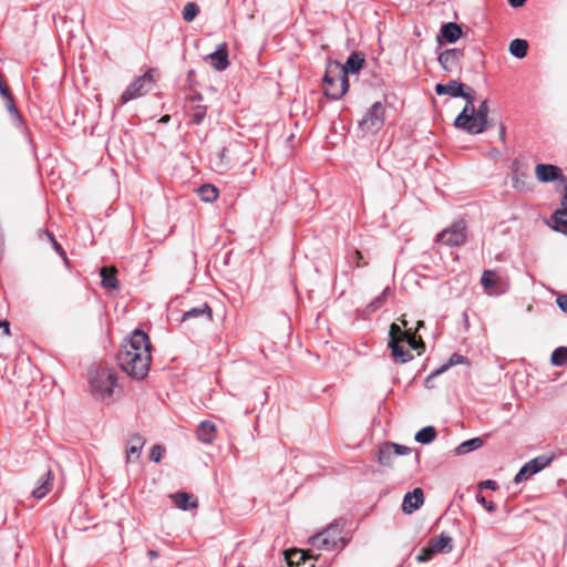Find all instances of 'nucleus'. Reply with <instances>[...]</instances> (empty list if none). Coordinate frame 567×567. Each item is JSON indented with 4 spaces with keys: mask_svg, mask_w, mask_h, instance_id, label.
<instances>
[{
    "mask_svg": "<svg viewBox=\"0 0 567 567\" xmlns=\"http://www.w3.org/2000/svg\"><path fill=\"white\" fill-rule=\"evenodd\" d=\"M89 375L92 393L104 402H111L117 381L114 370L106 367H95L90 370Z\"/></svg>",
    "mask_w": 567,
    "mask_h": 567,
    "instance_id": "1",
    "label": "nucleus"
},
{
    "mask_svg": "<svg viewBox=\"0 0 567 567\" xmlns=\"http://www.w3.org/2000/svg\"><path fill=\"white\" fill-rule=\"evenodd\" d=\"M152 355L145 349L141 353H133L126 350H120L117 361L123 371L136 380H143L148 371Z\"/></svg>",
    "mask_w": 567,
    "mask_h": 567,
    "instance_id": "2",
    "label": "nucleus"
},
{
    "mask_svg": "<svg viewBox=\"0 0 567 567\" xmlns=\"http://www.w3.org/2000/svg\"><path fill=\"white\" fill-rule=\"evenodd\" d=\"M343 528L340 524H331L321 533L313 535L310 543L318 549L333 550L338 547L343 548L347 540L343 537Z\"/></svg>",
    "mask_w": 567,
    "mask_h": 567,
    "instance_id": "3",
    "label": "nucleus"
},
{
    "mask_svg": "<svg viewBox=\"0 0 567 567\" xmlns=\"http://www.w3.org/2000/svg\"><path fill=\"white\" fill-rule=\"evenodd\" d=\"M488 112V102L484 100L477 109H473V113L468 112L467 122L463 121L460 125L454 126L468 134H481L487 128Z\"/></svg>",
    "mask_w": 567,
    "mask_h": 567,
    "instance_id": "4",
    "label": "nucleus"
},
{
    "mask_svg": "<svg viewBox=\"0 0 567 567\" xmlns=\"http://www.w3.org/2000/svg\"><path fill=\"white\" fill-rule=\"evenodd\" d=\"M154 69H150L142 76L134 80L121 96L123 104L145 95L153 89L154 85Z\"/></svg>",
    "mask_w": 567,
    "mask_h": 567,
    "instance_id": "5",
    "label": "nucleus"
},
{
    "mask_svg": "<svg viewBox=\"0 0 567 567\" xmlns=\"http://www.w3.org/2000/svg\"><path fill=\"white\" fill-rule=\"evenodd\" d=\"M384 124V106L381 102H375L365 112L361 121L359 122V130L362 134H375Z\"/></svg>",
    "mask_w": 567,
    "mask_h": 567,
    "instance_id": "6",
    "label": "nucleus"
},
{
    "mask_svg": "<svg viewBox=\"0 0 567 567\" xmlns=\"http://www.w3.org/2000/svg\"><path fill=\"white\" fill-rule=\"evenodd\" d=\"M364 58L360 53H352L347 62L342 65L338 62H332L328 65V78L341 80L348 78L349 73H357L363 65Z\"/></svg>",
    "mask_w": 567,
    "mask_h": 567,
    "instance_id": "7",
    "label": "nucleus"
},
{
    "mask_svg": "<svg viewBox=\"0 0 567 567\" xmlns=\"http://www.w3.org/2000/svg\"><path fill=\"white\" fill-rule=\"evenodd\" d=\"M466 239V226L463 221H456L442 230L436 240L449 247L461 246Z\"/></svg>",
    "mask_w": 567,
    "mask_h": 567,
    "instance_id": "8",
    "label": "nucleus"
},
{
    "mask_svg": "<svg viewBox=\"0 0 567 567\" xmlns=\"http://www.w3.org/2000/svg\"><path fill=\"white\" fill-rule=\"evenodd\" d=\"M410 453L411 449L405 445L386 442L378 451V461L383 466H394L398 456Z\"/></svg>",
    "mask_w": 567,
    "mask_h": 567,
    "instance_id": "9",
    "label": "nucleus"
},
{
    "mask_svg": "<svg viewBox=\"0 0 567 567\" xmlns=\"http://www.w3.org/2000/svg\"><path fill=\"white\" fill-rule=\"evenodd\" d=\"M240 147L241 144L235 142L230 144L229 147H221L210 158L212 167L218 173L228 171L234 164L230 153Z\"/></svg>",
    "mask_w": 567,
    "mask_h": 567,
    "instance_id": "10",
    "label": "nucleus"
},
{
    "mask_svg": "<svg viewBox=\"0 0 567 567\" xmlns=\"http://www.w3.org/2000/svg\"><path fill=\"white\" fill-rule=\"evenodd\" d=\"M142 349H145V351L151 353L148 336L140 329L134 330L121 347V350H126L133 353H141Z\"/></svg>",
    "mask_w": 567,
    "mask_h": 567,
    "instance_id": "11",
    "label": "nucleus"
},
{
    "mask_svg": "<svg viewBox=\"0 0 567 567\" xmlns=\"http://www.w3.org/2000/svg\"><path fill=\"white\" fill-rule=\"evenodd\" d=\"M349 90V80L348 78H341V80H334L332 78H328V69L326 70L323 76V91L324 94L332 99L339 100L341 99Z\"/></svg>",
    "mask_w": 567,
    "mask_h": 567,
    "instance_id": "12",
    "label": "nucleus"
},
{
    "mask_svg": "<svg viewBox=\"0 0 567 567\" xmlns=\"http://www.w3.org/2000/svg\"><path fill=\"white\" fill-rule=\"evenodd\" d=\"M189 321H196L198 323H209L213 321V310L208 303H202L198 307H194L184 312L182 322L187 323Z\"/></svg>",
    "mask_w": 567,
    "mask_h": 567,
    "instance_id": "13",
    "label": "nucleus"
},
{
    "mask_svg": "<svg viewBox=\"0 0 567 567\" xmlns=\"http://www.w3.org/2000/svg\"><path fill=\"white\" fill-rule=\"evenodd\" d=\"M535 175L540 183H550L554 181H560L564 183L567 181V177L561 173V169L551 164H537L535 167Z\"/></svg>",
    "mask_w": 567,
    "mask_h": 567,
    "instance_id": "14",
    "label": "nucleus"
},
{
    "mask_svg": "<svg viewBox=\"0 0 567 567\" xmlns=\"http://www.w3.org/2000/svg\"><path fill=\"white\" fill-rule=\"evenodd\" d=\"M463 51L460 49H446L439 55V63L446 73H453L460 69Z\"/></svg>",
    "mask_w": 567,
    "mask_h": 567,
    "instance_id": "15",
    "label": "nucleus"
},
{
    "mask_svg": "<svg viewBox=\"0 0 567 567\" xmlns=\"http://www.w3.org/2000/svg\"><path fill=\"white\" fill-rule=\"evenodd\" d=\"M185 112L194 124H200L206 116V106L202 104V97L192 96L185 105Z\"/></svg>",
    "mask_w": 567,
    "mask_h": 567,
    "instance_id": "16",
    "label": "nucleus"
},
{
    "mask_svg": "<svg viewBox=\"0 0 567 567\" xmlns=\"http://www.w3.org/2000/svg\"><path fill=\"white\" fill-rule=\"evenodd\" d=\"M481 284L488 295H499L505 290L501 277L494 270H485L482 274Z\"/></svg>",
    "mask_w": 567,
    "mask_h": 567,
    "instance_id": "17",
    "label": "nucleus"
},
{
    "mask_svg": "<svg viewBox=\"0 0 567 567\" xmlns=\"http://www.w3.org/2000/svg\"><path fill=\"white\" fill-rule=\"evenodd\" d=\"M206 60H208L210 62V65L216 71H224V70H226L228 68V65H229L227 44L226 43H220L217 47L216 51H214L213 53H209L206 56Z\"/></svg>",
    "mask_w": 567,
    "mask_h": 567,
    "instance_id": "18",
    "label": "nucleus"
},
{
    "mask_svg": "<svg viewBox=\"0 0 567 567\" xmlns=\"http://www.w3.org/2000/svg\"><path fill=\"white\" fill-rule=\"evenodd\" d=\"M424 503V494L422 488L416 487L412 492L404 495L402 503V511L405 514H412L414 511L420 508Z\"/></svg>",
    "mask_w": 567,
    "mask_h": 567,
    "instance_id": "19",
    "label": "nucleus"
},
{
    "mask_svg": "<svg viewBox=\"0 0 567 567\" xmlns=\"http://www.w3.org/2000/svg\"><path fill=\"white\" fill-rule=\"evenodd\" d=\"M465 87V84H463L462 82L451 80L445 84H436L435 92L439 95H450L452 97H460L461 95H463V89Z\"/></svg>",
    "mask_w": 567,
    "mask_h": 567,
    "instance_id": "20",
    "label": "nucleus"
},
{
    "mask_svg": "<svg viewBox=\"0 0 567 567\" xmlns=\"http://www.w3.org/2000/svg\"><path fill=\"white\" fill-rule=\"evenodd\" d=\"M52 483L53 474L52 471L49 470L38 480V484L32 491V496L38 499L43 498L51 491Z\"/></svg>",
    "mask_w": 567,
    "mask_h": 567,
    "instance_id": "21",
    "label": "nucleus"
},
{
    "mask_svg": "<svg viewBox=\"0 0 567 567\" xmlns=\"http://www.w3.org/2000/svg\"><path fill=\"white\" fill-rule=\"evenodd\" d=\"M196 436L205 444L213 443L216 439V425L210 421H202L197 426Z\"/></svg>",
    "mask_w": 567,
    "mask_h": 567,
    "instance_id": "22",
    "label": "nucleus"
},
{
    "mask_svg": "<svg viewBox=\"0 0 567 567\" xmlns=\"http://www.w3.org/2000/svg\"><path fill=\"white\" fill-rule=\"evenodd\" d=\"M460 97H463L464 100H466V104H465L464 109L462 110V112L454 120V125H460V123H462L463 121L467 122L468 112L473 113V109L475 107L474 106V102H475L474 91L471 87H467V91H465V89H463V95H461Z\"/></svg>",
    "mask_w": 567,
    "mask_h": 567,
    "instance_id": "23",
    "label": "nucleus"
},
{
    "mask_svg": "<svg viewBox=\"0 0 567 567\" xmlns=\"http://www.w3.org/2000/svg\"><path fill=\"white\" fill-rule=\"evenodd\" d=\"M462 28L454 22L443 24L440 30V37L449 43L456 42L462 37Z\"/></svg>",
    "mask_w": 567,
    "mask_h": 567,
    "instance_id": "24",
    "label": "nucleus"
},
{
    "mask_svg": "<svg viewBox=\"0 0 567 567\" xmlns=\"http://www.w3.org/2000/svg\"><path fill=\"white\" fill-rule=\"evenodd\" d=\"M175 506L182 511L193 509L198 506V503L194 497L186 493V492H179L174 495H171Z\"/></svg>",
    "mask_w": 567,
    "mask_h": 567,
    "instance_id": "25",
    "label": "nucleus"
},
{
    "mask_svg": "<svg viewBox=\"0 0 567 567\" xmlns=\"http://www.w3.org/2000/svg\"><path fill=\"white\" fill-rule=\"evenodd\" d=\"M398 340H389L388 347L391 349V355L398 363H406L413 359V355L403 349Z\"/></svg>",
    "mask_w": 567,
    "mask_h": 567,
    "instance_id": "26",
    "label": "nucleus"
},
{
    "mask_svg": "<svg viewBox=\"0 0 567 567\" xmlns=\"http://www.w3.org/2000/svg\"><path fill=\"white\" fill-rule=\"evenodd\" d=\"M145 444V441L140 435H134L130 439L126 450V461L132 462L140 457L141 451Z\"/></svg>",
    "mask_w": 567,
    "mask_h": 567,
    "instance_id": "27",
    "label": "nucleus"
},
{
    "mask_svg": "<svg viewBox=\"0 0 567 567\" xmlns=\"http://www.w3.org/2000/svg\"><path fill=\"white\" fill-rule=\"evenodd\" d=\"M429 545L431 546V550L435 554L450 553L453 548L452 538L445 534H441L440 536L432 538L429 542Z\"/></svg>",
    "mask_w": 567,
    "mask_h": 567,
    "instance_id": "28",
    "label": "nucleus"
},
{
    "mask_svg": "<svg viewBox=\"0 0 567 567\" xmlns=\"http://www.w3.org/2000/svg\"><path fill=\"white\" fill-rule=\"evenodd\" d=\"M467 362V359L462 355V354H458V353H453L450 359L447 360L446 363H444L443 365H441L439 369H436L435 371H433L426 379V382H430L432 378L445 372L449 368L453 367V365H456V364H463V363H466Z\"/></svg>",
    "mask_w": 567,
    "mask_h": 567,
    "instance_id": "29",
    "label": "nucleus"
},
{
    "mask_svg": "<svg viewBox=\"0 0 567 567\" xmlns=\"http://www.w3.org/2000/svg\"><path fill=\"white\" fill-rule=\"evenodd\" d=\"M102 286L105 289H115L117 287L116 269L103 267L101 269Z\"/></svg>",
    "mask_w": 567,
    "mask_h": 567,
    "instance_id": "30",
    "label": "nucleus"
},
{
    "mask_svg": "<svg viewBox=\"0 0 567 567\" xmlns=\"http://www.w3.org/2000/svg\"><path fill=\"white\" fill-rule=\"evenodd\" d=\"M509 52L517 59H523L527 54L528 43L523 39H515L509 43Z\"/></svg>",
    "mask_w": 567,
    "mask_h": 567,
    "instance_id": "31",
    "label": "nucleus"
},
{
    "mask_svg": "<svg viewBox=\"0 0 567 567\" xmlns=\"http://www.w3.org/2000/svg\"><path fill=\"white\" fill-rule=\"evenodd\" d=\"M483 440L481 437H474V439H471V440H467L463 443H461L456 449H455V453L457 455H463V454H466L468 452H472V451H475V450H478L480 447L483 446Z\"/></svg>",
    "mask_w": 567,
    "mask_h": 567,
    "instance_id": "32",
    "label": "nucleus"
},
{
    "mask_svg": "<svg viewBox=\"0 0 567 567\" xmlns=\"http://www.w3.org/2000/svg\"><path fill=\"white\" fill-rule=\"evenodd\" d=\"M554 456L540 455L526 463L532 473L536 474L550 464Z\"/></svg>",
    "mask_w": 567,
    "mask_h": 567,
    "instance_id": "33",
    "label": "nucleus"
},
{
    "mask_svg": "<svg viewBox=\"0 0 567 567\" xmlns=\"http://www.w3.org/2000/svg\"><path fill=\"white\" fill-rule=\"evenodd\" d=\"M404 339L403 342H406L414 350H424L425 344L420 336H416L415 332H412L411 329L404 330L402 334Z\"/></svg>",
    "mask_w": 567,
    "mask_h": 567,
    "instance_id": "34",
    "label": "nucleus"
},
{
    "mask_svg": "<svg viewBox=\"0 0 567 567\" xmlns=\"http://www.w3.org/2000/svg\"><path fill=\"white\" fill-rule=\"evenodd\" d=\"M436 437V431L433 426H425L416 432L415 441L421 444H429Z\"/></svg>",
    "mask_w": 567,
    "mask_h": 567,
    "instance_id": "35",
    "label": "nucleus"
},
{
    "mask_svg": "<svg viewBox=\"0 0 567 567\" xmlns=\"http://www.w3.org/2000/svg\"><path fill=\"white\" fill-rule=\"evenodd\" d=\"M198 194L204 202L213 203L218 197V189L213 185L206 184L199 187Z\"/></svg>",
    "mask_w": 567,
    "mask_h": 567,
    "instance_id": "36",
    "label": "nucleus"
},
{
    "mask_svg": "<svg viewBox=\"0 0 567 567\" xmlns=\"http://www.w3.org/2000/svg\"><path fill=\"white\" fill-rule=\"evenodd\" d=\"M286 560L289 566H293L295 564H299L300 561H305L308 557L307 551L299 549H290L285 551Z\"/></svg>",
    "mask_w": 567,
    "mask_h": 567,
    "instance_id": "37",
    "label": "nucleus"
},
{
    "mask_svg": "<svg viewBox=\"0 0 567 567\" xmlns=\"http://www.w3.org/2000/svg\"><path fill=\"white\" fill-rule=\"evenodd\" d=\"M554 221L556 229L567 234V209H558L555 212Z\"/></svg>",
    "mask_w": 567,
    "mask_h": 567,
    "instance_id": "38",
    "label": "nucleus"
},
{
    "mask_svg": "<svg viewBox=\"0 0 567 567\" xmlns=\"http://www.w3.org/2000/svg\"><path fill=\"white\" fill-rule=\"evenodd\" d=\"M550 362L553 365L561 367L567 362V348L559 347L554 350L550 357Z\"/></svg>",
    "mask_w": 567,
    "mask_h": 567,
    "instance_id": "39",
    "label": "nucleus"
},
{
    "mask_svg": "<svg viewBox=\"0 0 567 567\" xmlns=\"http://www.w3.org/2000/svg\"><path fill=\"white\" fill-rule=\"evenodd\" d=\"M199 13V7L195 2H188L183 9V19L192 22Z\"/></svg>",
    "mask_w": 567,
    "mask_h": 567,
    "instance_id": "40",
    "label": "nucleus"
},
{
    "mask_svg": "<svg viewBox=\"0 0 567 567\" xmlns=\"http://www.w3.org/2000/svg\"><path fill=\"white\" fill-rule=\"evenodd\" d=\"M404 330H402L401 326L398 323H392L390 326V340H398V342H403L405 338H403Z\"/></svg>",
    "mask_w": 567,
    "mask_h": 567,
    "instance_id": "41",
    "label": "nucleus"
},
{
    "mask_svg": "<svg viewBox=\"0 0 567 567\" xmlns=\"http://www.w3.org/2000/svg\"><path fill=\"white\" fill-rule=\"evenodd\" d=\"M533 475H534V473L530 472V470L528 468V466L525 463L522 466V468L519 470V472L516 474V476L514 477V482L515 483L524 482V481L528 480Z\"/></svg>",
    "mask_w": 567,
    "mask_h": 567,
    "instance_id": "42",
    "label": "nucleus"
},
{
    "mask_svg": "<svg viewBox=\"0 0 567 567\" xmlns=\"http://www.w3.org/2000/svg\"><path fill=\"white\" fill-rule=\"evenodd\" d=\"M164 449L161 445H154L150 452V458L153 462H159L163 457Z\"/></svg>",
    "mask_w": 567,
    "mask_h": 567,
    "instance_id": "43",
    "label": "nucleus"
},
{
    "mask_svg": "<svg viewBox=\"0 0 567 567\" xmlns=\"http://www.w3.org/2000/svg\"><path fill=\"white\" fill-rule=\"evenodd\" d=\"M435 553L431 550V546L427 544L426 547H424L421 553L417 555L416 559L419 561H427L430 560Z\"/></svg>",
    "mask_w": 567,
    "mask_h": 567,
    "instance_id": "44",
    "label": "nucleus"
},
{
    "mask_svg": "<svg viewBox=\"0 0 567 567\" xmlns=\"http://www.w3.org/2000/svg\"><path fill=\"white\" fill-rule=\"evenodd\" d=\"M47 236L49 237L50 241L52 243V246L53 248L55 249V251L64 259L66 260V256H65V251L63 250V248L61 247V245L55 240V238L53 237V235L49 231H45Z\"/></svg>",
    "mask_w": 567,
    "mask_h": 567,
    "instance_id": "45",
    "label": "nucleus"
},
{
    "mask_svg": "<svg viewBox=\"0 0 567 567\" xmlns=\"http://www.w3.org/2000/svg\"><path fill=\"white\" fill-rule=\"evenodd\" d=\"M476 499L487 512L494 513L496 511V505L493 502H488L484 496L477 495Z\"/></svg>",
    "mask_w": 567,
    "mask_h": 567,
    "instance_id": "46",
    "label": "nucleus"
},
{
    "mask_svg": "<svg viewBox=\"0 0 567 567\" xmlns=\"http://www.w3.org/2000/svg\"><path fill=\"white\" fill-rule=\"evenodd\" d=\"M6 104H7V109H8L9 113H11L12 115H14L18 118H20L18 109L14 105L13 96H11L8 100H6Z\"/></svg>",
    "mask_w": 567,
    "mask_h": 567,
    "instance_id": "47",
    "label": "nucleus"
},
{
    "mask_svg": "<svg viewBox=\"0 0 567 567\" xmlns=\"http://www.w3.org/2000/svg\"><path fill=\"white\" fill-rule=\"evenodd\" d=\"M392 295V290L390 287H386L380 296L375 298L377 302L383 305L386 300V298Z\"/></svg>",
    "mask_w": 567,
    "mask_h": 567,
    "instance_id": "48",
    "label": "nucleus"
},
{
    "mask_svg": "<svg viewBox=\"0 0 567 567\" xmlns=\"http://www.w3.org/2000/svg\"><path fill=\"white\" fill-rule=\"evenodd\" d=\"M556 302L563 311L567 312V295L558 296Z\"/></svg>",
    "mask_w": 567,
    "mask_h": 567,
    "instance_id": "49",
    "label": "nucleus"
},
{
    "mask_svg": "<svg viewBox=\"0 0 567 567\" xmlns=\"http://www.w3.org/2000/svg\"><path fill=\"white\" fill-rule=\"evenodd\" d=\"M0 94L1 96L4 99V100H8L9 97L12 96V94L10 93L8 86L3 83H0Z\"/></svg>",
    "mask_w": 567,
    "mask_h": 567,
    "instance_id": "50",
    "label": "nucleus"
},
{
    "mask_svg": "<svg viewBox=\"0 0 567 567\" xmlns=\"http://www.w3.org/2000/svg\"><path fill=\"white\" fill-rule=\"evenodd\" d=\"M0 329H2V333L4 336H9L10 334V323L8 320H1L0 321Z\"/></svg>",
    "mask_w": 567,
    "mask_h": 567,
    "instance_id": "51",
    "label": "nucleus"
},
{
    "mask_svg": "<svg viewBox=\"0 0 567 567\" xmlns=\"http://www.w3.org/2000/svg\"><path fill=\"white\" fill-rule=\"evenodd\" d=\"M480 487H485V488H491V489H496L497 487V484L495 481H491V480H487V481H484L480 484Z\"/></svg>",
    "mask_w": 567,
    "mask_h": 567,
    "instance_id": "52",
    "label": "nucleus"
},
{
    "mask_svg": "<svg viewBox=\"0 0 567 567\" xmlns=\"http://www.w3.org/2000/svg\"><path fill=\"white\" fill-rule=\"evenodd\" d=\"M506 138V127L504 124L499 125V140L504 143Z\"/></svg>",
    "mask_w": 567,
    "mask_h": 567,
    "instance_id": "53",
    "label": "nucleus"
},
{
    "mask_svg": "<svg viewBox=\"0 0 567 567\" xmlns=\"http://www.w3.org/2000/svg\"><path fill=\"white\" fill-rule=\"evenodd\" d=\"M508 2L512 7L519 8L526 2V0H508Z\"/></svg>",
    "mask_w": 567,
    "mask_h": 567,
    "instance_id": "54",
    "label": "nucleus"
},
{
    "mask_svg": "<svg viewBox=\"0 0 567 567\" xmlns=\"http://www.w3.org/2000/svg\"><path fill=\"white\" fill-rule=\"evenodd\" d=\"M354 256H355V261H357V266H358V267H360V266H364V265H365V264H360V260L362 259V254H361V251L355 250Z\"/></svg>",
    "mask_w": 567,
    "mask_h": 567,
    "instance_id": "55",
    "label": "nucleus"
},
{
    "mask_svg": "<svg viewBox=\"0 0 567 567\" xmlns=\"http://www.w3.org/2000/svg\"><path fill=\"white\" fill-rule=\"evenodd\" d=\"M381 306H382V305H381V303H379V302H377V300L374 299V300H373V301L368 306V308H369V310L374 311V310H377L378 308H380Z\"/></svg>",
    "mask_w": 567,
    "mask_h": 567,
    "instance_id": "56",
    "label": "nucleus"
},
{
    "mask_svg": "<svg viewBox=\"0 0 567 567\" xmlns=\"http://www.w3.org/2000/svg\"><path fill=\"white\" fill-rule=\"evenodd\" d=\"M147 555H148V557H150L151 559H155V558H157V557H158V551H156V550H154V549H151V550H148Z\"/></svg>",
    "mask_w": 567,
    "mask_h": 567,
    "instance_id": "57",
    "label": "nucleus"
},
{
    "mask_svg": "<svg viewBox=\"0 0 567 567\" xmlns=\"http://www.w3.org/2000/svg\"><path fill=\"white\" fill-rule=\"evenodd\" d=\"M400 322H401V324H400V326H401V328L403 327V328H405V329H406V327H408V321H406V319L401 318V319H400Z\"/></svg>",
    "mask_w": 567,
    "mask_h": 567,
    "instance_id": "58",
    "label": "nucleus"
},
{
    "mask_svg": "<svg viewBox=\"0 0 567 567\" xmlns=\"http://www.w3.org/2000/svg\"><path fill=\"white\" fill-rule=\"evenodd\" d=\"M423 324H424V323H423V321H419L414 332L416 333V331H417L420 328H422V327H423Z\"/></svg>",
    "mask_w": 567,
    "mask_h": 567,
    "instance_id": "59",
    "label": "nucleus"
}]
</instances>
